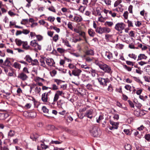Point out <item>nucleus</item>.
I'll list each match as a JSON object with an SVG mask.
<instances>
[{"mask_svg": "<svg viewBox=\"0 0 150 150\" xmlns=\"http://www.w3.org/2000/svg\"><path fill=\"white\" fill-rule=\"evenodd\" d=\"M94 63L105 72L110 74L112 73V70L110 66L102 63L101 62L98 61V59H95L94 60Z\"/></svg>", "mask_w": 150, "mask_h": 150, "instance_id": "obj_1", "label": "nucleus"}, {"mask_svg": "<svg viewBox=\"0 0 150 150\" xmlns=\"http://www.w3.org/2000/svg\"><path fill=\"white\" fill-rule=\"evenodd\" d=\"M98 128L94 126L92 127L90 131L92 136L94 137H97L100 135V131H98Z\"/></svg>", "mask_w": 150, "mask_h": 150, "instance_id": "obj_2", "label": "nucleus"}, {"mask_svg": "<svg viewBox=\"0 0 150 150\" xmlns=\"http://www.w3.org/2000/svg\"><path fill=\"white\" fill-rule=\"evenodd\" d=\"M98 80L100 84L104 86H106L107 83H109L110 81L109 79L108 78H99L98 79Z\"/></svg>", "mask_w": 150, "mask_h": 150, "instance_id": "obj_3", "label": "nucleus"}, {"mask_svg": "<svg viewBox=\"0 0 150 150\" xmlns=\"http://www.w3.org/2000/svg\"><path fill=\"white\" fill-rule=\"evenodd\" d=\"M72 74L73 75L75 76L79 77L81 74L82 71L76 68L74 69H73L72 71Z\"/></svg>", "mask_w": 150, "mask_h": 150, "instance_id": "obj_4", "label": "nucleus"}, {"mask_svg": "<svg viewBox=\"0 0 150 150\" xmlns=\"http://www.w3.org/2000/svg\"><path fill=\"white\" fill-rule=\"evenodd\" d=\"M93 110L92 109H91L87 110L84 115V116L91 119L93 118Z\"/></svg>", "mask_w": 150, "mask_h": 150, "instance_id": "obj_5", "label": "nucleus"}, {"mask_svg": "<svg viewBox=\"0 0 150 150\" xmlns=\"http://www.w3.org/2000/svg\"><path fill=\"white\" fill-rule=\"evenodd\" d=\"M66 103L65 101L62 99H60L57 102V107L59 108H63V107L66 105Z\"/></svg>", "mask_w": 150, "mask_h": 150, "instance_id": "obj_6", "label": "nucleus"}, {"mask_svg": "<svg viewBox=\"0 0 150 150\" xmlns=\"http://www.w3.org/2000/svg\"><path fill=\"white\" fill-rule=\"evenodd\" d=\"M125 26L122 23H118L116 25L115 28L118 31L122 30L125 28Z\"/></svg>", "mask_w": 150, "mask_h": 150, "instance_id": "obj_7", "label": "nucleus"}, {"mask_svg": "<svg viewBox=\"0 0 150 150\" xmlns=\"http://www.w3.org/2000/svg\"><path fill=\"white\" fill-rule=\"evenodd\" d=\"M110 123L112 125V126H110L109 129L111 130L116 129L118 128V123L117 122H115L111 120L109 121Z\"/></svg>", "mask_w": 150, "mask_h": 150, "instance_id": "obj_8", "label": "nucleus"}, {"mask_svg": "<svg viewBox=\"0 0 150 150\" xmlns=\"http://www.w3.org/2000/svg\"><path fill=\"white\" fill-rule=\"evenodd\" d=\"M18 78L21 79L23 81H24L28 78V76L24 72H21L18 74Z\"/></svg>", "mask_w": 150, "mask_h": 150, "instance_id": "obj_9", "label": "nucleus"}, {"mask_svg": "<svg viewBox=\"0 0 150 150\" xmlns=\"http://www.w3.org/2000/svg\"><path fill=\"white\" fill-rule=\"evenodd\" d=\"M24 114L26 115L29 117L31 118L35 117L36 115V113L34 112H24Z\"/></svg>", "mask_w": 150, "mask_h": 150, "instance_id": "obj_10", "label": "nucleus"}, {"mask_svg": "<svg viewBox=\"0 0 150 150\" xmlns=\"http://www.w3.org/2000/svg\"><path fill=\"white\" fill-rule=\"evenodd\" d=\"M105 55L107 57V59L112 61L115 59L112 56V54L110 52H106Z\"/></svg>", "mask_w": 150, "mask_h": 150, "instance_id": "obj_11", "label": "nucleus"}, {"mask_svg": "<svg viewBox=\"0 0 150 150\" xmlns=\"http://www.w3.org/2000/svg\"><path fill=\"white\" fill-rule=\"evenodd\" d=\"M48 93H43L41 96V100L44 102H47L48 100Z\"/></svg>", "mask_w": 150, "mask_h": 150, "instance_id": "obj_12", "label": "nucleus"}, {"mask_svg": "<svg viewBox=\"0 0 150 150\" xmlns=\"http://www.w3.org/2000/svg\"><path fill=\"white\" fill-rule=\"evenodd\" d=\"M147 58V56H146L144 54H140L138 57V59H137V61L139 60L142 59H146Z\"/></svg>", "mask_w": 150, "mask_h": 150, "instance_id": "obj_13", "label": "nucleus"}, {"mask_svg": "<svg viewBox=\"0 0 150 150\" xmlns=\"http://www.w3.org/2000/svg\"><path fill=\"white\" fill-rule=\"evenodd\" d=\"M85 55H84V57H86V55H94V51L91 49L89 50H87L85 52Z\"/></svg>", "mask_w": 150, "mask_h": 150, "instance_id": "obj_14", "label": "nucleus"}, {"mask_svg": "<svg viewBox=\"0 0 150 150\" xmlns=\"http://www.w3.org/2000/svg\"><path fill=\"white\" fill-rule=\"evenodd\" d=\"M88 34L90 37H93L96 33L92 29H89L88 31Z\"/></svg>", "mask_w": 150, "mask_h": 150, "instance_id": "obj_15", "label": "nucleus"}, {"mask_svg": "<svg viewBox=\"0 0 150 150\" xmlns=\"http://www.w3.org/2000/svg\"><path fill=\"white\" fill-rule=\"evenodd\" d=\"M95 31L97 33L102 34L103 33V27L102 28L101 27H98L95 30Z\"/></svg>", "mask_w": 150, "mask_h": 150, "instance_id": "obj_16", "label": "nucleus"}, {"mask_svg": "<svg viewBox=\"0 0 150 150\" xmlns=\"http://www.w3.org/2000/svg\"><path fill=\"white\" fill-rule=\"evenodd\" d=\"M88 71H90L89 73H91L92 74V76L93 77H95L96 76V71L94 69L92 68H90L89 70Z\"/></svg>", "mask_w": 150, "mask_h": 150, "instance_id": "obj_17", "label": "nucleus"}, {"mask_svg": "<svg viewBox=\"0 0 150 150\" xmlns=\"http://www.w3.org/2000/svg\"><path fill=\"white\" fill-rule=\"evenodd\" d=\"M23 48L28 50L29 49L30 47L28 45V43L27 42H23Z\"/></svg>", "mask_w": 150, "mask_h": 150, "instance_id": "obj_18", "label": "nucleus"}, {"mask_svg": "<svg viewBox=\"0 0 150 150\" xmlns=\"http://www.w3.org/2000/svg\"><path fill=\"white\" fill-rule=\"evenodd\" d=\"M47 129L50 130L51 131L54 130H55L56 128L55 127L52 125H48L47 127Z\"/></svg>", "mask_w": 150, "mask_h": 150, "instance_id": "obj_19", "label": "nucleus"}, {"mask_svg": "<svg viewBox=\"0 0 150 150\" xmlns=\"http://www.w3.org/2000/svg\"><path fill=\"white\" fill-rule=\"evenodd\" d=\"M52 61H53V59L52 58H46L45 61L46 63L49 66H50Z\"/></svg>", "mask_w": 150, "mask_h": 150, "instance_id": "obj_20", "label": "nucleus"}, {"mask_svg": "<svg viewBox=\"0 0 150 150\" xmlns=\"http://www.w3.org/2000/svg\"><path fill=\"white\" fill-rule=\"evenodd\" d=\"M15 134L14 131L10 129L8 134V138L10 137H12Z\"/></svg>", "mask_w": 150, "mask_h": 150, "instance_id": "obj_21", "label": "nucleus"}, {"mask_svg": "<svg viewBox=\"0 0 150 150\" xmlns=\"http://www.w3.org/2000/svg\"><path fill=\"white\" fill-rule=\"evenodd\" d=\"M13 67H14L15 68L18 69H20L21 67V64L17 62H15L13 65Z\"/></svg>", "mask_w": 150, "mask_h": 150, "instance_id": "obj_22", "label": "nucleus"}, {"mask_svg": "<svg viewBox=\"0 0 150 150\" xmlns=\"http://www.w3.org/2000/svg\"><path fill=\"white\" fill-rule=\"evenodd\" d=\"M59 98V96H58V95L57 93H55L53 99V102L52 103V104L54 105L55 104V102L57 101V100Z\"/></svg>", "mask_w": 150, "mask_h": 150, "instance_id": "obj_23", "label": "nucleus"}, {"mask_svg": "<svg viewBox=\"0 0 150 150\" xmlns=\"http://www.w3.org/2000/svg\"><path fill=\"white\" fill-rule=\"evenodd\" d=\"M38 43L37 42V41L35 40H33L32 41L30 42V45L34 47H36Z\"/></svg>", "mask_w": 150, "mask_h": 150, "instance_id": "obj_24", "label": "nucleus"}, {"mask_svg": "<svg viewBox=\"0 0 150 150\" xmlns=\"http://www.w3.org/2000/svg\"><path fill=\"white\" fill-rule=\"evenodd\" d=\"M40 62L41 63L40 65L44 67H46V65L45 62L44 58H41L40 59Z\"/></svg>", "mask_w": 150, "mask_h": 150, "instance_id": "obj_25", "label": "nucleus"}, {"mask_svg": "<svg viewBox=\"0 0 150 150\" xmlns=\"http://www.w3.org/2000/svg\"><path fill=\"white\" fill-rule=\"evenodd\" d=\"M62 42L64 43L65 45L69 47H71V45L69 44V41L63 39L62 40Z\"/></svg>", "mask_w": 150, "mask_h": 150, "instance_id": "obj_26", "label": "nucleus"}, {"mask_svg": "<svg viewBox=\"0 0 150 150\" xmlns=\"http://www.w3.org/2000/svg\"><path fill=\"white\" fill-rule=\"evenodd\" d=\"M24 59L29 63H30L32 62V59L29 55H27L24 58Z\"/></svg>", "mask_w": 150, "mask_h": 150, "instance_id": "obj_27", "label": "nucleus"}, {"mask_svg": "<svg viewBox=\"0 0 150 150\" xmlns=\"http://www.w3.org/2000/svg\"><path fill=\"white\" fill-rule=\"evenodd\" d=\"M15 42L16 45L18 46H21L23 42L21 40H19L18 39H15Z\"/></svg>", "mask_w": 150, "mask_h": 150, "instance_id": "obj_28", "label": "nucleus"}, {"mask_svg": "<svg viewBox=\"0 0 150 150\" xmlns=\"http://www.w3.org/2000/svg\"><path fill=\"white\" fill-rule=\"evenodd\" d=\"M10 64V62L8 59V58H7L4 61V64L6 66H9Z\"/></svg>", "mask_w": 150, "mask_h": 150, "instance_id": "obj_29", "label": "nucleus"}, {"mask_svg": "<svg viewBox=\"0 0 150 150\" xmlns=\"http://www.w3.org/2000/svg\"><path fill=\"white\" fill-rule=\"evenodd\" d=\"M128 56L129 57L133 59L134 60H136L137 57L136 55L133 53L129 54Z\"/></svg>", "mask_w": 150, "mask_h": 150, "instance_id": "obj_30", "label": "nucleus"}, {"mask_svg": "<svg viewBox=\"0 0 150 150\" xmlns=\"http://www.w3.org/2000/svg\"><path fill=\"white\" fill-rule=\"evenodd\" d=\"M73 21H75L77 22H79L81 21V20L79 18L78 16H75L73 20H72Z\"/></svg>", "mask_w": 150, "mask_h": 150, "instance_id": "obj_31", "label": "nucleus"}, {"mask_svg": "<svg viewBox=\"0 0 150 150\" xmlns=\"http://www.w3.org/2000/svg\"><path fill=\"white\" fill-rule=\"evenodd\" d=\"M42 110L44 113H45L49 114L48 110L46 108L45 106H43L42 107Z\"/></svg>", "mask_w": 150, "mask_h": 150, "instance_id": "obj_32", "label": "nucleus"}, {"mask_svg": "<svg viewBox=\"0 0 150 150\" xmlns=\"http://www.w3.org/2000/svg\"><path fill=\"white\" fill-rule=\"evenodd\" d=\"M113 25V23L112 22L106 21L105 22L104 24L105 25H108L109 27H111Z\"/></svg>", "mask_w": 150, "mask_h": 150, "instance_id": "obj_33", "label": "nucleus"}, {"mask_svg": "<svg viewBox=\"0 0 150 150\" xmlns=\"http://www.w3.org/2000/svg\"><path fill=\"white\" fill-rule=\"evenodd\" d=\"M31 62L33 65H38L39 64V62L37 59H35L34 60L32 59Z\"/></svg>", "mask_w": 150, "mask_h": 150, "instance_id": "obj_34", "label": "nucleus"}, {"mask_svg": "<svg viewBox=\"0 0 150 150\" xmlns=\"http://www.w3.org/2000/svg\"><path fill=\"white\" fill-rule=\"evenodd\" d=\"M52 87L51 88H49L54 91L57 90L58 89V86L55 84H53L52 85Z\"/></svg>", "mask_w": 150, "mask_h": 150, "instance_id": "obj_35", "label": "nucleus"}, {"mask_svg": "<svg viewBox=\"0 0 150 150\" xmlns=\"http://www.w3.org/2000/svg\"><path fill=\"white\" fill-rule=\"evenodd\" d=\"M68 67L70 69H75L77 68L76 66L74 65V64L71 63H70L69 64Z\"/></svg>", "mask_w": 150, "mask_h": 150, "instance_id": "obj_36", "label": "nucleus"}, {"mask_svg": "<svg viewBox=\"0 0 150 150\" xmlns=\"http://www.w3.org/2000/svg\"><path fill=\"white\" fill-rule=\"evenodd\" d=\"M103 33H109L110 31V29L108 28L103 27Z\"/></svg>", "mask_w": 150, "mask_h": 150, "instance_id": "obj_37", "label": "nucleus"}, {"mask_svg": "<svg viewBox=\"0 0 150 150\" xmlns=\"http://www.w3.org/2000/svg\"><path fill=\"white\" fill-rule=\"evenodd\" d=\"M93 85L91 84L88 83L86 85V88L89 90H91L92 91L93 88H92Z\"/></svg>", "mask_w": 150, "mask_h": 150, "instance_id": "obj_38", "label": "nucleus"}, {"mask_svg": "<svg viewBox=\"0 0 150 150\" xmlns=\"http://www.w3.org/2000/svg\"><path fill=\"white\" fill-rule=\"evenodd\" d=\"M125 147L126 150H130L132 148L131 145L128 144L125 145Z\"/></svg>", "mask_w": 150, "mask_h": 150, "instance_id": "obj_39", "label": "nucleus"}, {"mask_svg": "<svg viewBox=\"0 0 150 150\" xmlns=\"http://www.w3.org/2000/svg\"><path fill=\"white\" fill-rule=\"evenodd\" d=\"M125 88L127 90H128L129 91L131 92L132 91V87L131 86L128 85H126L125 86Z\"/></svg>", "mask_w": 150, "mask_h": 150, "instance_id": "obj_40", "label": "nucleus"}, {"mask_svg": "<svg viewBox=\"0 0 150 150\" xmlns=\"http://www.w3.org/2000/svg\"><path fill=\"white\" fill-rule=\"evenodd\" d=\"M134 145L136 150H142V147L139 146L137 144L135 143L134 144Z\"/></svg>", "mask_w": 150, "mask_h": 150, "instance_id": "obj_41", "label": "nucleus"}, {"mask_svg": "<svg viewBox=\"0 0 150 150\" xmlns=\"http://www.w3.org/2000/svg\"><path fill=\"white\" fill-rule=\"evenodd\" d=\"M126 23H128V25L129 27H133L132 22L131 21H129V20H127Z\"/></svg>", "mask_w": 150, "mask_h": 150, "instance_id": "obj_42", "label": "nucleus"}, {"mask_svg": "<svg viewBox=\"0 0 150 150\" xmlns=\"http://www.w3.org/2000/svg\"><path fill=\"white\" fill-rule=\"evenodd\" d=\"M55 20V18L54 17H52L51 16L48 17L47 18V20L51 22H53Z\"/></svg>", "mask_w": 150, "mask_h": 150, "instance_id": "obj_43", "label": "nucleus"}, {"mask_svg": "<svg viewBox=\"0 0 150 150\" xmlns=\"http://www.w3.org/2000/svg\"><path fill=\"white\" fill-rule=\"evenodd\" d=\"M67 26L69 28L72 30H73V26L72 25L71 22H69L67 24Z\"/></svg>", "mask_w": 150, "mask_h": 150, "instance_id": "obj_44", "label": "nucleus"}, {"mask_svg": "<svg viewBox=\"0 0 150 150\" xmlns=\"http://www.w3.org/2000/svg\"><path fill=\"white\" fill-rule=\"evenodd\" d=\"M66 119L67 121L69 122H71L73 120V119L72 117L70 116H68L67 117Z\"/></svg>", "mask_w": 150, "mask_h": 150, "instance_id": "obj_45", "label": "nucleus"}, {"mask_svg": "<svg viewBox=\"0 0 150 150\" xmlns=\"http://www.w3.org/2000/svg\"><path fill=\"white\" fill-rule=\"evenodd\" d=\"M57 51L60 54H62L64 52L65 50L61 48H58L57 49Z\"/></svg>", "mask_w": 150, "mask_h": 150, "instance_id": "obj_46", "label": "nucleus"}, {"mask_svg": "<svg viewBox=\"0 0 150 150\" xmlns=\"http://www.w3.org/2000/svg\"><path fill=\"white\" fill-rule=\"evenodd\" d=\"M145 139L148 142H150V134H146L144 136Z\"/></svg>", "mask_w": 150, "mask_h": 150, "instance_id": "obj_47", "label": "nucleus"}, {"mask_svg": "<svg viewBox=\"0 0 150 150\" xmlns=\"http://www.w3.org/2000/svg\"><path fill=\"white\" fill-rule=\"evenodd\" d=\"M133 78L136 81L139 83H140L142 84H143V82L139 79V78L134 76L133 77Z\"/></svg>", "mask_w": 150, "mask_h": 150, "instance_id": "obj_48", "label": "nucleus"}, {"mask_svg": "<svg viewBox=\"0 0 150 150\" xmlns=\"http://www.w3.org/2000/svg\"><path fill=\"white\" fill-rule=\"evenodd\" d=\"M115 91L117 92H119L120 93H121L122 94L123 93L122 91V87L121 86H120L119 87V88H116L115 89Z\"/></svg>", "mask_w": 150, "mask_h": 150, "instance_id": "obj_49", "label": "nucleus"}, {"mask_svg": "<svg viewBox=\"0 0 150 150\" xmlns=\"http://www.w3.org/2000/svg\"><path fill=\"white\" fill-rule=\"evenodd\" d=\"M57 71L55 70H53L52 71L50 72L51 75L53 77L54 76L57 74Z\"/></svg>", "mask_w": 150, "mask_h": 150, "instance_id": "obj_50", "label": "nucleus"}, {"mask_svg": "<svg viewBox=\"0 0 150 150\" xmlns=\"http://www.w3.org/2000/svg\"><path fill=\"white\" fill-rule=\"evenodd\" d=\"M41 90V88L40 87H37L35 89V92L38 94H39Z\"/></svg>", "mask_w": 150, "mask_h": 150, "instance_id": "obj_51", "label": "nucleus"}, {"mask_svg": "<svg viewBox=\"0 0 150 150\" xmlns=\"http://www.w3.org/2000/svg\"><path fill=\"white\" fill-rule=\"evenodd\" d=\"M123 131L127 135H130L131 134V133L129 129H124Z\"/></svg>", "mask_w": 150, "mask_h": 150, "instance_id": "obj_52", "label": "nucleus"}, {"mask_svg": "<svg viewBox=\"0 0 150 150\" xmlns=\"http://www.w3.org/2000/svg\"><path fill=\"white\" fill-rule=\"evenodd\" d=\"M122 2L121 0H117L114 3V6L115 7H116L118 5H119Z\"/></svg>", "mask_w": 150, "mask_h": 150, "instance_id": "obj_53", "label": "nucleus"}, {"mask_svg": "<svg viewBox=\"0 0 150 150\" xmlns=\"http://www.w3.org/2000/svg\"><path fill=\"white\" fill-rule=\"evenodd\" d=\"M108 91L109 92H112L113 91V87L111 84H110L108 88Z\"/></svg>", "mask_w": 150, "mask_h": 150, "instance_id": "obj_54", "label": "nucleus"}, {"mask_svg": "<svg viewBox=\"0 0 150 150\" xmlns=\"http://www.w3.org/2000/svg\"><path fill=\"white\" fill-rule=\"evenodd\" d=\"M58 38H59L58 35H57V34L55 35L53 38V40L55 42H57V41L58 39Z\"/></svg>", "mask_w": 150, "mask_h": 150, "instance_id": "obj_55", "label": "nucleus"}, {"mask_svg": "<svg viewBox=\"0 0 150 150\" xmlns=\"http://www.w3.org/2000/svg\"><path fill=\"white\" fill-rule=\"evenodd\" d=\"M129 104L130 107L132 108H134V106L133 103L131 100H129L127 101Z\"/></svg>", "mask_w": 150, "mask_h": 150, "instance_id": "obj_56", "label": "nucleus"}, {"mask_svg": "<svg viewBox=\"0 0 150 150\" xmlns=\"http://www.w3.org/2000/svg\"><path fill=\"white\" fill-rule=\"evenodd\" d=\"M35 36L39 41L41 40L42 39L43 37L40 35H35Z\"/></svg>", "mask_w": 150, "mask_h": 150, "instance_id": "obj_57", "label": "nucleus"}, {"mask_svg": "<svg viewBox=\"0 0 150 150\" xmlns=\"http://www.w3.org/2000/svg\"><path fill=\"white\" fill-rule=\"evenodd\" d=\"M54 80V81L57 83V85H59L62 82H63L61 80L58 79H55Z\"/></svg>", "mask_w": 150, "mask_h": 150, "instance_id": "obj_58", "label": "nucleus"}, {"mask_svg": "<svg viewBox=\"0 0 150 150\" xmlns=\"http://www.w3.org/2000/svg\"><path fill=\"white\" fill-rule=\"evenodd\" d=\"M103 119V115H99L98 118V119H97L96 120V122L98 123H99L100 122V121L102 120Z\"/></svg>", "mask_w": 150, "mask_h": 150, "instance_id": "obj_59", "label": "nucleus"}, {"mask_svg": "<svg viewBox=\"0 0 150 150\" xmlns=\"http://www.w3.org/2000/svg\"><path fill=\"white\" fill-rule=\"evenodd\" d=\"M124 67L128 71H130L132 70V68L130 67L127 66L126 65H124Z\"/></svg>", "mask_w": 150, "mask_h": 150, "instance_id": "obj_60", "label": "nucleus"}, {"mask_svg": "<svg viewBox=\"0 0 150 150\" xmlns=\"http://www.w3.org/2000/svg\"><path fill=\"white\" fill-rule=\"evenodd\" d=\"M79 34L83 38L86 37L85 33L84 32L81 31L79 32Z\"/></svg>", "mask_w": 150, "mask_h": 150, "instance_id": "obj_61", "label": "nucleus"}, {"mask_svg": "<svg viewBox=\"0 0 150 150\" xmlns=\"http://www.w3.org/2000/svg\"><path fill=\"white\" fill-rule=\"evenodd\" d=\"M86 8V7L84 6H83L81 5L80 6V7L79 8V9L80 10L81 12H83L84 11Z\"/></svg>", "mask_w": 150, "mask_h": 150, "instance_id": "obj_62", "label": "nucleus"}, {"mask_svg": "<svg viewBox=\"0 0 150 150\" xmlns=\"http://www.w3.org/2000/svg\"><path fill=\"white\" fill-rule=\"evenodd\" d=\"M128 13L127 11H125L123 14V16L125 19H127L128 17Z\"/></svg>", "mask_w": 150, "mask_h": 150, "instance_id": "obj_63", "label": "nucleus"}, {"mask_svg": "<svg viewBox=\"0 0 150 150\" xmlns=\"http://www.w3.org/2000/svg\"><path fill=\"white\" fill-rule=\"evenodd\" d=\"M128 99V97L122 93V99L125 101H126Z\"/></svg>", "mask_w": 150, "mask_h": 150, "instance_id": "obj_64", "label": "nucleus"}]
</instances>
